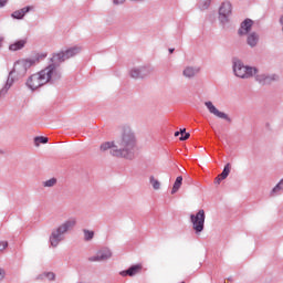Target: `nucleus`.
<instances>
[{
  "mask_svg": "<svg viewBox=\"0 0 283 283\" xmlns=\"http://www.w3.org/2000/svg\"><path fill=\"white\" fill-rule=\"evenodd\" d=\"M46 277H48L49 280H54V273H52V272L48 273V274H46Z\"/></svg>",
  "mask_w": 283,
  "mask_h": 283,
  "instance_id": "2f4dec72",
  "label": "nucleus"
},
{
  "mask_svg": "<svg viewBox=\"0 0 283 283\" xmlns=\"http://www.w3.org/2000/svg\"><path fill=\"white\" fill-rule=\"evenodd\" d=\"M61 240H63V237L56 231H53L50 237L51 247H59V242H61Z\"/></svg>",
  "mask_w": 283,
  "mask_h": 283,
  "instance_id": "a211bd4d",
  "label": "nucleus"
},
{
  "mask_svg": "<svg viewBox=\"0 0 283 283\" xmlns=\"http://www.w3.org/2000/svg\"><path fill=\"white\" fill-rule=\"evenodd\" d=\"M140 271H143V264H136L132 265L128 270L120 272V275H123V277H126V275L134 277V275H138Z\"/></svg>",
  "mask_w": 283,
  "mask_h": 283,
  "instance_id": "9d476101",
  "label": "nucleus"
},
{
  "mask_svg": "<svg viewBox=\"0 0 283 283\" xmlns=\"http://www.w3.org/2000/svg\"><path fill=\"white\" fill-rule=\"evenodd\" d=\"M256 81H259V83H262L263 85H266L271 83V81H277V76L256 75Z\"/></svg>",
  "mask_w": 283,
  "mask_h": 283,
  "instance_id": "f3484780",
  "label": "nucleus"
},
{
  "mask_svg": "<svg viewBox=\"0 0 283 283\" xmlns=\"http://www.w3.org/2000/svg\"><path fill=\"white\" fill-rule=\"evenodd\" d=\"M231 14V2H223L219 9V15L227 19Z\"/></svg>",
  "mask_w": 283,
  "mask_h": 283,
  "instance_id": "f8f14e48",
  "label": "nucleus"
},
{
  "mask_svg": "<svg viewBox=\"0 0 283 283\" xmlns=\"http://www.w3.org/2000/svg\"><path fill=\"white\" fill-rule=\"evenodd\" d=\"M206 107L210 112V114H213V116H217V118H222L223 120H231L229 118V115L226 113L220 112L211 102H206L205 103Z\"/></svg>",
  "mask_w": 283,
  "mask_h": 283,
  "instance_id": "6e6552de",
  "label": "nucleus"
},
{
  "mask_svg": "<svg viewBox=\"0 0 283 283\" xmlns=\"http://www.w3.org/2000/svg\"><path fill=\"white\" fill-rule=\"evenodd\" d=\"M124 1L125 0H113V3H115V6H120Z\"/></svg>",
  "mask_w": 283,
  "mask_h": 283,
  "instance_id": "7c9ffc66",
  "label": "nucleus"
},
{
  "mask_svg": "<svg viewBox=\"0 0 283 283\" xmlns=\"http://www.w3.org/2000/svg\"><path fill=\"white\" fill-rule=\"evenodd\" d=\"M220 182H222V177L219 175V176L216 177V179H214V185H220Z\"/></svg>",
  "mask_w": 283,
  "mask_h": 283,
  "instance_id": "c85d7f7f",
  "label": "nucleus"
},
{
  "mask_svg": "<svg viewBox=\"0 0 283 283\" xmlns=\"http://www.w3.org/2000/svg\"><path fill=\"white\" fill-rule=\"evenodd\" d=\"M205 210H199L196 214L190 216L192 229L196 233H202V231H205Z\"/></svg>",
  "mask_w": 283,
  "mask_h": 283,
  "instance_id": "423d86ee",
  "label": "nucleus"
},
{
  "mask_svg": "<svg viewBox=\"0 0 283 283\" xmlns=\"http://www.w3.org/2000/svg\"><path fill=\"white\" fill-rule=\"evenodd\" d=\"M170 54H174V49H169Z\"/></svg>",
  "mask_w": 283,
  "mask_h": 283,
  "instance_id": "72a5a7b5",
  "label": "nucleus"
},
{
  "mask_svg": "<svg viewBox=\"0 0 283 283\" xmlns=\"http://www.w3.org/2000/svg\"><path fill=\"white\" fill-rule=\"evenodd\" d=\"M136 148V137L134 133L126 132L115 142H106L101 145L102 151L111 149V154L117 158H132Z\"/></svg>",
  "mask_w": 283,
  "mask_h": 283,
  "instance_id": "f257e3e1",
  "label": "nucleus"
},
{
  "mask_svg": "<svg viewBox=\"0 0 283 283\" xmlns=\"http://www.w3.org/2000/svg\"><path fill=\"white\" fill-rule=\"evenodd\" d=\"M61 77V73H59V70H56V65L51 64L46 69L32 74L27 80V87L29 90H39V87H43L46 83H50V81H56V78Z\"/></svg>",
  "mask_w": 283,
  "mask_h": 283,
  "instance_id": "f03ea898",
  "label": "nucleus"
},
{
  "mask_svg": "<svg viewBox=\"0 0 283 283\" xmlns=\"http://www.w3.org/2000/svg\"><path fill=\"white\" fill-rule=\"evenodd\" d=\"M75 226L76 219H69L55 230V233H59L63 237V233H67V231H70V229H73Z\"/></svg>",
  "mask_w": 283,
  "mask_h": 283,
  "instance_id": "1a4fd4ad",
  "label": "nucleus"
},
{
  "mask_svg": "<svg viewBox=\"0 0 283 283\" xmlns=\"http://www.w3.org/2000/svg\"><path fill=\"white\" fill-rule=\"evenodd\" d=\"M149 73V70L147 69H133L130 71V76L132 78H145V76H147V74Z\"/></svg>",
  "mask_w": 283,
  "mask_h": 283,
  "instance_id": "ddd939ff",
  "label": "nucleus"
},
{
  "mask_svg": "<svg viewBox=\"0 0 283 283\" xmlns=\"http://www.w3.org/2000/svg\"><path fill=\"white\" fill-rule=\"evenodd\" d=\"M30 10H34V7L29 6L23 9L17 10L12 13V17H13V19H23V17H25V14H28V12H30Z\"/></svg>",
  "mask_w": 283,
  "mask_h": 283,
  "instance_id": "4468645a",
  "label": "nucleus"
},
{
  "mask_svg": "<svg viewBox=\"0 0 283 283\" xmlns=\"http://www.w3.org/2000/svg\"><path fill=\"white\" fill-rule=\"evenodd\" d=\"M48 140H49L48 137H43V136L35 137L34 138L35 147H39L41 144L42 145L48 144Z\"/></svg>",
  "mask_w": 283,
  "mask_h": 283,
  "instance_id": "5701e85b",
  "label": "nucleus"
},
{
  "mask_svg": "<svg viewBox=\"0 0 283 283\" xmlns=\"http://www.w3.org/2000/svg\"><path fill=\"white\" fill-rule=\"evenodd\" d=\"M179 135V140H189V137L191 136V134L187 133V129L185 128L180 129V132L175 133L176 137H178Z\"/></svg>",
  "mask_w": 283,
  "mask_h": 283,
  "instance_id": "412c9836",
  "label": "nucleus"
},
{
  "mask_svg": "<svg viewBox=\"0 0 283 283\" xmlns=\"http://www.w3.org/2000/svg\"><path fill=\"white\" fill-rule=\"evenodd\" d=\"M233 72L239 78H251V76L258 74V69L244 66L242 62L237 61L234 62Z\"/></svg>",
  "mask_w": 283,
  "mask_h": 283,
  "instance_id": "20e7f679",
  "label": "nucleus"
},
{
  "mask_svg": "<svg viewBox=\"0 0 283 283\" xmlns=\"http://www.w3.org/2000/svg\"><path fill=\"white\" fill-rule=\"evenodd\" d=\"M56 185V178H51L43 182V187H54Z\"/></svg>",
  "mask_w": 283,
  "mask_h": 283,
  "instance_id": "393cba45",
  "label": "nucleus"
},
{
  "mask_svg": "<svg viewBox=\"0 0 283 283\" xmlns=\"http://www.w3.org/2000/svg\"><path fill=\"white\" fill-rule=\"evenodd\" d=\"M198 72H200V69H195L191 66H187L184 70V76H186V78H193V76H196V74H198Z\"/></svg>",
  "mask_w": 283,
  "mask_h": 283,
  "instance_id": "dca6fc26",
  "label": "nucleus"
},
{
  "mask_svg": "<svg viewBox=\"0 0 283 283\" xmlns=\"http://www.w3.org/2000/svg\"><path fill=\"white\" fill-rule=\"evenodd\" d=\"M150 184L154 187V189L156 190L160 189V181H158V179L150 177Z\"/></svg>",
  "mask_w": 283,
  "mask_h": 283,
  "instance_id": "b1692460",
  "label": "nucleus"
},
{
  "mask_svg": "<svg viewBox=\"0 0 283 283\" xmlns=\"http://www.w3.org/2000/svg\"><path fill=\"white\" fill-rule=\"evenodd\" d=\"M8 249V241L0 242V251H6Z\"/></svg>",
  "mask_w": 283,
  "mask_h": 283,
  "instance_id": "cd10ccee",
  "label": "nucleus"
},
{
  "mask_svg": "<svg viewBox=\"0 0 283 283\" xmlns=\"http://www.w3.org/2000/svg\"><path fill=\"white\" fill-rule=\"evenodd\" d=\"M112 258V250L103 248L98 250L95 255L88 258V262H105Z\"/></svg>",
  "mask_w": 283,
  "mask_h": 283,
  "instance_id": "0eeeda50",
  "label": "nucleus"
},
{
  "mask_svg": "<svg viewBox=\"0 0 283 283\" xmlns=\"http://www.w3.org/2000/svg\"><path fill=\"white\" fill-rule=\"evenodd\" d=\"M248 45H250V48H255L258 45V41H260V36L255 34V32L250 33L248 35Z\"/></svg>",
  "mask_w": 283,
  "mask_h": 283,
  "instance_id": "6ab92c4d",
  "label": "nucleus"
},
{
  "mask_svg": "<svg viewBox=\"0 0 283 283\" xmlns=\"http://www.w3.org/2000/svg\"><path fill=\"white\" fill-rule=\"evenodd\" d=\"M84 238L85 240H92L94 238V231L84 230Z\"/></svg>",
  "mask_w": 283,
  "mask_h": 283,
  "instance_id": "a878e982",
  "label": "nucleus"
},
{
  "mask_svg": "<svg viewBox=\"0 0 283 283\" xmlns=\"http://www.w3.org/2000/svg\"><path fill=\"white\" fill-rule=\"evenodd\" d=\"M182 187V176L176 178V181L172 186L171 193H178V190Z\"/></svg>",
  "mask_w": 283,
  "mask_h": 283,
  "instance_id": "aec40b11",
  "label": "nucleus"
},
{
  "mask_svg": "<svg viewBox=\"0 0 283 283\" xmlns=\"http://www.w3.org/2000/svg\"><path fill=\"white\" fill-rule=\"evenodd\" d=\"M78 52H81V48L74 46V48L66 50L65 52H60V53L54 54L52 56L51 61H52L53 65H59V63H63V61H67V59H72V56H76V54H78Z\"/></svg>",
  "mask_w": 283,
  "mask_h": 283,
  "instance_id": "39448f33",
  "label": "nucleus"
},
{
  "mask_svg": "<svg viewBox=\"0 0 283 283\" xmlns=\"http://www.w3.org/2000/svg\"><path fill=\"white\" fill-rule=\"evenodd\" d=\"M282 185H283V179L280 181L279 185H276V187L273 188L272 193H277V191L282 189Z\"/></svg>",
  "mask_w": 283,
  "mask_h": 283,
  "instance_id": "bb28decb",
  "label": "nucleus"
},
{
  "mask_svg": "<svg viewBox=\"0 0 283 283\" xmlns=\"http://www.w3.org/2000/svg\"><path fill=\"white\" fill-rule=\"evenodd\" d=\"M8 3V0H0V8H3Z\"/></svg>",
  "mask_w": 283,
  "mask_h": 283,
  "instance_id": "473e14b6",
  "label": "nucleus"
},
{
  "mask_svg": "<svg viewBox=\"0 0 283 283\" xmlns=\"http://www.w3.org/2000/svg\"><path fill=\"white\" fill-rule=\"evenodd\" d=\"M3 277H6V271L0 269V282H1V280H3Z\"/></svg>",
  "mask_w": 283,
  "mask_h": 283,
  "instance_id": "c756f323",
  "label": "nucleus"
},
{
  "mask_svg": "<svg viewBox=\"0 0 283 283\" xmlns=\"http://www.w3.org/2000/svg\"><path fill=\"white\" fill-rule=\"evenodd\" d=\"M229 174H231V164H227L223 168V171L219 175L222 180L227 179Z\"/></svg>",
  "mask_w": 283,
  "mask_h": 283,
  "instance_id": "4be33fe9",
  "label": "nucleus"
},
{
  "mask_svg": "<svg viewBox=\"0 0 283 283\" xmlns=\"http://www.w3.org/2000/svg\"><path fill=\"white\" fill-rule=\"evenodd\" d=\"M25 43H28L27 40H19L13 44H10L9 50L10 52H17L19 50H23V48H25Z\"/></svg>",
  "mask_w": 283,
  "mask_h": 283,
  "instance_id": "2eb2a0df",
  "label": "nucleus"
},
{
  "mask_svg": "<svg viewBox=\"0 0 283 283\" xmlns=\"http://www.w3.org/2000/svg\"><path fill=\"white\" fill-rule=\"evenodd\" d=\"M251 28H253V20L247 19L241 23L239 29L240 36H244V34H249L251 32Z\"/></svg>",
  "mask_w": 283,
  "mask_h": 283,
  "instance_id": "9b49d317",
  "label": "nucleus"
},
{
  "mask_svg": "<svg viewBox=\"0 0 283 283\" xmlns=\"http://www.w3.org/2000/svg\"><path fill=\"white\" fill-rule=\"evenodd\" d=\"M45 54H41L35 55L34 57L18 60L14 63L13 69L10 72L9 77L7 80V84L4 88L0 92V94H6L8 92V88L12 87V84L14 83V80L12 78L13 74H17V76H25V74H28V70H30V67H34V65H36V63H39L41 59H45Z\"/></svg>",
  "mask_w": 283,
  "mask_h": 283,
  "instance_id": "7ed1b4c3",
  "label": "nucleus"
},
{
  "mask_svg": "<svg viewBox=\"0 0 283 283\" xmlns=\"http://www.w3.org/2000/svg\"><path fill=\"white\" fill-rule=\"evenodd\" d=\"M130 1H143V0H130Z\"/></svg>",
  "mask_w": 283,
  "mask_h": 283,
  "instance_id": "f704fd0d",
  "label": "nucleus"
}]
</instances>
